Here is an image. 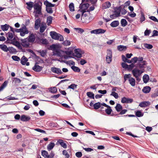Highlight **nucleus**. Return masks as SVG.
Listing matches in <instances>:
<instances>
[{"label":"nucleus","mask_w":158,"mask_h":158,"mask_svg":"<svg viewBox=\"0 0 158 158\" xmlns=\"http://www.w3.org/2000/svg\"><path fill=\"white\" fill-rule=\"evenodd\" d=\"M37 3L34 4V8L36 14L42 15L41 9L42 2L40 0H38Z\"/></svg>","instance_id":"obj_1"},{"label":"nucleus","mask_w":158,"mask_h":158,"mask_svg":"<svg viewBox=\"0 0 158 158\" xmlns=\"http://www.w3.org/2000/svg\"><path fill=\"white\" fill-rule=\"evenodd\" d=\"M50 34L52 39L55 40H59L60 41H63L64 37L62 35L54 31H51Z\"/></svg>","instance_id":"obj_2"},{"label":"nucleus","mask_w":158,"mask_h":158,"mask_svg":"<svg viewBox=\"0 0 158 158\" xmlns=\"http://www.w3.org/2000/svg\"><path fill=\"white\" fill-rule=\"evenodd\" d=\"M129 78V81L130 84L132 86H134L135 85V79L131 77V75L130 74H125L124 76V82H125L127 79Z\"/></svg>","instance_id":"obj_3"},{"label":"nucleus","mask_w":158,"mask_h":158,"mask_svg":"<svg viewBox=\"0 0 158 158\" xmlns=\"http://www.w3.org/2000/svg\"><path fill=\"white\" fill-rule=\"evenodd\" d=\"M107 54L106 57V61L107 63L110 64L112 60V54L111 50L108 49L107 51Z\"/></svg>","instance_id":"obj_4"},{"label":"nucleus","mask_w":158,"mask_h":158,"mask_svg":"<svg viewBox=\"0 0 158 158\" xmlns=\"http://www.w3.org/2000/svg\"><path fill=\"white\" fill-rule=\"evenodd\" d=\"M21 45L23 47L28 48L30 47V42H28V40L27 38L21 40Z\"/></svg>","instance_id":"obj_5"},{"label":"nucleus","mask_w":158,"mask_h":158,"mask_svg":"<svg viewBox=\"0 0 158 158\" xmlns=\"http://www.w3.org/2000/svg\"><path fill=\"white\" fill-rule=\"evenodd\" d=\"M142 70L143 71H141L140 70H138L136 68L132 70V73L134 77H136V76H139L142 73L144 72V69H143Z\"/></svg>","instance_id":"obj_6"},{"label":"nucleus","mask_w":158,"mask_h":158,"mask_svg":"<svg viewBox=\"0 0 158 158\" xmlns=\"http://www.w3.org/2000/svg\"><path fill=\"white\" fill-rule=\"evenodd\" d=\"M39 63L36 62L34 66L32 68V69L36 72H40L42 70L43 67L37 65Z\"/></svg>","instance_id":"obj_7"},{"label":"nucleus","mask_w":158,"mask_h":158,"mask_svg":"<svg viewBox=\"0 0 158 158\" xmlns=\"http://www.w3.org/2000/svg\"><path fill=\"white\" fill-rule=\"evenodd\" d=\"M28 33L29 31L25 25L21 27V29L20 31V35L21 36H23L26 34H27Z\"/></svg>","instance_id":"obj_8"},{"label":"nucleus","mask_w":158,"mask_h":158,"mask_svg":"<svg viewBox=\"0 0 158 158\" xmlns=\"http://www.w3.org/2000/svg\"><path fill=\"white\" fill-rule=\"evenodd\" d=\"M133 100L132 98H130L124 97L122 98L121 102L123 103H131L133 102Z\"/></svg>","instance_id":"obj_9"},{"label":"nucleus","mask_w":158,"mask_h":158,"mask_svg":"<svg viewBox=\"0 0 158 158\" xmlns=\"http://www.w3.org/2000/svg\"><path fill=\"white\" fill-rule=\"evenodd\" d=\"M106 30L101 28L93 30L91 31V33H94L96 34H102L104 33Z\"/></svg>","instance_id":"obj_10"},{"label":"nucleus","mask_w":158,"mask_h":158,"mask_svg":"<svg viewBox=\"0 0 158 158\" xmlns=\"http://www.w3.org/2000/svg\"><path fill=\"white\" fill-rule=\"evenodd\" d=\"M79 50L80 49L79 48L75 49L74 50V52L72 53V55L78 58H81L82 55L79 52Z\"/></svg>","instance_id":"obj_11"},{"label":"nucleus","mask_w":158,"mask_h":158,"mask_svg":"<svg viewBox=\"0 0 158 158\" xmlns=\"http://www.w3.org/2000/svg\"><path fill=\"white\" fill-rule=\"evenodd\" d=\"M27 38L28 40V42L30 43H33L35 40V37L33 33H31Z\"/></svg>","instance_id":"obj_12"},{"label":"nucleus","mask_w":158,"mask_h":158,"mask_svg":"<svg viewBox=\"0 0 158 158\" xmlns=\"http://www.w3.org/2000/svg\"><path fill=\"white\" fill-rule=\"evenodd\" d=\"M51 69L53 73L57 74H61L63 73L61 69L59 68L52 67L51 68Z\"/></svg>","instance_id":"obj_13"},{"label":"nucleus","mask_w":158,"mask_h":158,"mask_svg":"<svg viewBox=\"0 0 158 158\" xmlns=\"http://www.w3.org/2000/svg\"><path fill=\"white\" fill-rule=\"evenodd\" d=\"M11 44L16 46L18 48V49L21 50H23L21 44L19 42L17 41H13L11 42ZM22 51L24 52L23 51Z\"/></svg>","instance_id":"obj_14"},{"label":"nucleus","mask_w":158,"mask_h":158,"mask_svg":"<svg viewBox=\"0 0 158 158\" xmlns=\"http://www.w3.org/2000/svg\"><path fill=\"white\" fill-rule=\"evenodd\" d=\"M151 105V102L149 101H143L140 102L139 106L141 107H145L149 106Z\"/></svg>","instance_id":"obj_15"},{"label":"nucleus","mask_w":158,"mask_h":158,"mask_svg":"<svg viewBox=\"0 0 158 158\" xmlns=\"http://www.w3.org/2000/svg\"><path fill=\"white\" fill-rule=\"evenodd\" d=\"M61 52H64V51L57 49L53 52V55H56L59 57H62L63 55L61 54Z\"/></svg>","instance_id":"obj_16"},{"label":"nucleus","mask_w":158,"mask_h":158,"mask_svg":"<svg viewBox=\"0 0 158 158\" xmlns=\"http://www.w3.org/2000/svg\"><path fill=\"white\" fill-rule=\"evenodd\" d=\"M84 2H82L80 4L79 8L80 9H87L89 6V4L88 3H83Z\"/></svg>","instance_id":"obj_17"},{"label":"nucleus","mask_w":158,"mask_h":158,"mask_svg":"<svg viewBox=\"0 0 158 158\" xmlns=\"http://www.w3.org/2000/svg\"><path fill=\"white\" fill-rule=\"evenodd\" d=\"M31 119V117L29 116H27L25 115H23L21 116L20 120L23 122H27L29 121Z\"/></svg>","instance_id":"obj_18"},{"label":"nucleus","mask_w":158,"mask_h":158,"mask_svg":"<svg viewBox=\"0 0 158 158\" xmlns=\"http://www.w3.org/2000/svg\"><path fill=\"white\" fill-rule=\"evenodd\" d=\"M41 24V20L40 18L36 19L35 21V29H38Z\"/></svg>","instance_id":"obj_19"},{"label":"nucleus","mask_w":158,"mask_h":158,"mask_svg":"<svg viewBox=\"0 0 158 158\" xmlns=\"http://www.w3.org/2000/svg\"><path fill=\"white\" fill-rule=\"evenodd\" d=\"M26 4L27 5V8L29 10H31L33 7H34V4L33 2H27Z\"/></svg>","instance_id":"obj_20"},{"label":"nucleus","mask_w":158,"mask_h":158,"mask_svg":"<svg viewBox=\"0 0 158 158\" xmlns=\"http://www.w3.org/2000/svg\"><path fill=\"white\" fill-rule=\"evenodd\" d=\"M121 12V6H119L116 8V10L114 11L115 17H118L120 16Z\"/></svg>","instance_id":"obj_21"},{"label":"nucleus","mask_w":158,"mask_h":158,"mask_svg":"<svg viewBox=\"0 0 158 158\" xmlns=\"http://www.w3.org/2000/svg\"><path fill=\"white\" fill-rule=\"evenodd\" d=\"M8 48L5 44H0V48L5 52H7L8 51Z\"/></svg>","instance_id":"obj_22"},{"label":"nucleus","mask_w":158,"mask_h":158,"mask_svg":"<svg viewBox=\"0 0 158 158\" xmlns=\"http://www.w3.org/2000/svg\"><path fill=\"white\" fill-rule=\"evenodd\" d=\"M39 40L40 42L43 44H48V42L47 40L46 39H41L39 37H37L36 39V40Z\"/></svg>","instance_id":"obj_23"},{"label":"nucleus","mask_w":158,"mask_h":158,"mask_svg":"<svg viewBox=\"0 0 158 158\" xmlns=\"http://www.w3.org/2000/svg\"><path fill=\"white\" fill-rule=\"evenodd\" d=\"M151 89V88L149 86H146L143 88L142 89L143 92L146 94L149 93Z\"/></svg>","instance_id":"obj_24"},{"label":"nucleus","mask_w":158,"mask_h":158,"mask_svg":"<svg viewBox=\"0 0 158 158\" xmlns=\"http://www.w3.org/2000/svg\"><path fill=\"white\" fill-rule=\"evenodd\" d=\"M44 4L45 5H46V7H54L55 5V4L51 3L47 0L44 2Z\"/></svg>","instance_id":"obj_25"},{"label":"nucleus","mask_w":158,"mask_h":158,"mask_svg":"<svg viewBox=\"0 0 158 158\" xmlns=\"http://www.w3.org/2000/svg\"><path fill=\"white\" fill-rule=\"evenodd\" d=\"M119 22L118 21H114L110 23V25L112 27H116L119 25Z\"/></svg>","instance_id":"obj_26"},{"label":"nucleus","mask_w":158,"mask_h":158,"mask_svg":"<svg viewBox=\"0 0 158 158\" xmlns=\"http://www.w3.org/2000/svg\"><path fill=\"white\" fill-rule=\"evenodd\" d=\"M127 49V47L126 46L120 45L117 46V49L120 51H125Z\"/></svg>","instance_id":"obj_27"},{"label":"nucleus","mask_w":158,"mask_h":158,"mask_svg":"<svg viewBox=\"0 0 158 158\" xmlns=\"http://www.w3.org/2000/svg\"><path fill=\"white\" fill-rule=\"evenodd\" d=\"M58 142L60 145L61 147L64 148H66L67 147V145L66 143L64 142L63 141L62 139H59L58 141Z\"/></svg>","instance_id":"obj_28"},{"label":"nucleus","mask_w":158,"mask_h":158,"mask_svg":"<svg viewBox=\"0 0 158 158\" xmlns=\"http://www.w3.org/2000/svg\"><path fill=\"white\" fill-rule=\"evenodd\" d=\"M143 82L145 83H147L149 80V76L148 74H145L143 77Z\"/></svg>","instance_id":"obj_29"},{"label":"nucleus","mask_w":158,"mask_h":158,"mask_svg":"<svg viewBox=\"0 0 158 158\" xmlns=\"http://www.w3.org/2000/svg\"><path fill=\"white\" fill-rule=\"evenodd\" d=\"M115 109L118 112H119L123 109L122 106L119 103H117L115 107Z\"/></svg>","instance_id":"obj_30"},{"label":"nucleus","mask_w":158,"mask_h":158,"mask_svg":"<svg viewBox=\"0 0 158 158\" xmlns=\"http://www.w3.org/2000/svg\"><path fill=\"white\" fill-rule=\"evenodd\" d=\"M111 6V3L109 2H106L103 4L102 7L103 9H106L110 7Z\"/></svg>","instance_id":"obj_31"},{"label":"nucleus","mask_w":158,"mask_h":158,"mask_svg":"<svg viewBox=\"0 0 158 158\" xmlns=\"http://www.w3.org/2000/svg\"><path fill=\"white\" fill-rule=\"evenodd\" d=\"M28 59L23 56L21 58V63L23 65H25L26 63L28 61Z\"/></svg>","instance_id":"obj_32"},{"label":"nucleus","mask_w":158,"mask_h":158,"mask_svg":"<svg viewBox=\"0 0 158 158\" xmlns=\"http://www.w3.org/2000/svg\"><path fill=\"white\" fill-rule=\"evenodd\" d=\"M10 26L7 24H6L4 25H2L1 26V28L3 31H7Z\"/></svg>","instance_id":"obj_33"},{"label":"nucleus","mask_w":158,"mask_h":158,"mask_svg":"<svg viewBox=\"0 0 158 158\" xmlns=\"http://www.w3.org/2000/svg\"><path fill=\"white\" fill-rule=\"evenodd\" d=\"M147 64V63H144L142 64L139 63L138 64H137L135 65V66L136 67H139V69H142V71H143L142 69H143L145 68L144 65H146Z\"/></svg>","instance_id":"obj_34"},{"label":"nucleus","mask_w":158,"mask_h":158,"mask_svg":"<svg viewBox=\"0 0 158 158\" xmlns=\"http://www.w3.org/2000/svg\"><path fill=\"white\" fill-rule=\"evenodd\" d=\"M107 108L105 109V111L107 114L110 115L112 111V110L111 109V107L109 106Z\"/></svg>","instance_id":"obj_35"},{"label":"nucleus","mask_w":158,"mask_h":158,"mask_svg":"<svg viewBox=\"0 0 158 158\" xmlns=\"http://www.w3.org/2000/svg\"><path fill=\"white\" fill-rule=\"evenodd\" d=\"M57 89L55 87H51L49 89V90L50 92L52 93L55 94L57 92Z\"/></svg>","instance_id":"obj_36"},{"label":"nucleus","mask_w":158,"mask_h":158,"mask_svg":"<svg viewBox=\"0 0 158 158\" xmlns=\"http://www.w3.org/2000/svg\"><path fill=\"white\" fill-rule=\"evenodd\" d=\"M135 115L136 116L140 117L143 116V113L141 112L140 111L138 110L135 112Z\"/></svg>","instance_id":"obj_37"},{"label":"nucleus","mask_w":158,"mask_h":158,"mask_svg":"<svg viewBox=\"0 0 158 158\" xmlns=\"http://www.w3.org/2000/svg\"><path fill=\"white\" fill-rule=\"evenodd\" d=\"M101 102H98L94 104L93 105L94 108L95 110H97L101 107Z\"/></svg>","instance_id":"obj_38"},{"label":"nucleus","mask_w":158,"mask_h":158,"mask_svg":"<svg viewBox=\"0 0 158 158\" xmlns=\"http://www.w3.org/2000/svg\"><path fill=\"white\" fill-rule=\"evenodd\" d=\"M55 144L54 143L51 142L47 146V148L48 151H50L54 147Z\"/></svg>","instance_id":"obj_39"},{"label":"nucleus","mask_w":158,"mask_h":158,"mask_svg":"<svg viewBox=\"0 0 158 158\" xmlns=\"http://www.w3.org/2000/svg\"><path fill=\"white\" fill-rule=\"evenodd\" d=\"M52 16H48L47 19V22L48 26L50 25L52 23Z\"/></svg>","instance_id":"obj_40"},{"label":"nucleus","mask_w":158,"mask_h":158,"mask_svg":"<svg viewBox=\"0 0 158 158\" xmlns=\"http://www.w3.org/2000/svg\"><path fill=\"white\" fill-rule=\"evenodd\" d=\"M8 51L10 53H13L17 52L16 50L13 47H9L8 48Z\"/></svg>","instance_id":"obj_41"},{"label":"nucleus","mask_w":158,"mask_h":158,"mask_svg":"<svg viewBox=\"0 0 158 158\" xmlns=\"http://www.w3.org/2000/svg\"><path fill=\"white\" fill-rule=\"evenodd\" d=\"M58 48V46L57 45L55 44H53L50 46L49 49L50 50H52L53 52H54V51L56 50Z\"/></svg>","instance_id":"obj_42"},{"label":"nucleus","mask_w":158,"mask_h":158,"mask_svg":"<svg viewBox=\"0 0 158 158\" xmlns=\"http://www.w3.org/2000/svg\"><path fill=\"white\" fill-rule=\"evenodd\" d=\"M145 20V17L144 14L143 12H141L140 18V23H142L143 21H144Z\"/></svg>","instance_id":"obj_43"},{"label":"nucleus","mask_w":158,"mask_h":158,"mask_svg":"<svg viewBox=\"0 0 158 158\" xmlns=\"http://www.w3.org/2000/svg\"><path fill=\"white\" fill-rule=\"evenodd\" d=\"M13 81L15 84L18 85L21 82V80L19 78L15 77L14 78Z\"/></svg>","instance_id":"obj_44"},{"label":"nucleus","mask_w":158,"mask_h":158,"mask_svg":"<svg viewBox=\"0 0 158 158\" xmlns=\"http://www.w3.org/2000/svg\"><path fill=\"white\" fill-rule=\"evenodd\" d=\"M121 24L122 27H124L127 25V22L125 19H122L121 21Z\"/></svg>","instance_id":"obj_45"},{"label":"nucleus","mask_w":158,"mask_h":158,"mask_svg":"<svg viewBox=\"0 0 158 158\" xmlns=\"http://www.w3.org/2000/svg\"><path fill=\"white\" fill-rule=\"evenodd\" d=\"M71 68L75 72L79 73L80 72V69L78 67L73 66Z\"/></svg>","instance_id":"obj_46"},{"label":"nucleus","mask_w":158,"mask_h":158,"mask_svg":"<svg viewBox=\"0 0 158 158\" xmlns=\"http://www.w3.org/2000/svg\"><path fill=\"white\" fill-rule=\"evenodd\" d=\"M87 96L91 98L94 99V94L91 92H87L86 93Z\"/></svg>","instance_id":"obj_47"},{"label":"nucleus","mask_w":158,"mask_h":158,"mask_svg":"<svg viewBox=\"0 0 158 158\" xmlns=\"http://www.w3.org/2000/svg\"><path fill=\"white\" fill-rule=\"evenodd\" d=\"M69 7L71 11H73L74 10V4L72 2L69 4Z\"/></svg>","instance_id":"obj_48"},{"label":"nucleus","mask_w":158,"mask_h":158,"mask_svg":"<svg viewBox=\"0 0 158 158\" xmlns=\"http://www.w3.org/2000/svg\"><path fill=\"white\" fill-rule=\"evenodd\" d=\"M62 44L64 46H68L70 45L71 43L70 41L66 40L63 42Z\"/></svg>","instance_id":"obj_49"},{"label":"nucleus","mask_w":158,"mask_h":158,"mask_svg":"<svg viewBox=\"0 0 158 158\" xmlns=\"http://www.w3.org/2000/svg\"><path fill=\"white\" fill-rule=\"evenodd\" d=\"M62 154L64 155L65 156V158H69L70 157V155L68 153L67 151L64 150L63 151Z\"/></svg>","instance_id":"obj_50"},{"label":"nucleus","mask_w":158,"mask_h":158,"mask_svg":"<svg viewBox=\"0 0 158 158\" xmlns=\"http://www.w3.org/2000/svg\"><path fill=\"white\" fill-rule=\"evenodd\" d=\"M144 46L146 48L148 49H151L153 48V46L152 44L147 43L144 44Z\"/></svg>","instance_id":"obj_51"},{"label":"nucleus","mask_w":158,"mask_h":158,"mask_svg":"<svg viewBox=\"0 0 158 158\" xmlns=\"http://www.w3.org/2000/svg\"><path fill=\"white\" fill-rule=\"evenodd\" d=\"M77 85H76L74 84H72L68 86V88L74 90L75 89L77 88Z\"/></svg>","instance_id":"obj_52"},{"label":"nucleus","mask_w":158,"mask_h":158,"mask_svg":"<svg viewBox=\"0 0 158 158\" xmlns=\"http://www.w3.org/2000/svg\"><path fill=\"white\" fill-rule=\"evenodd\" d=\"M135 64L133 63H131V64L128 65L127 69L129 71L131 70L133 68L135 67Z\"/></svg>","instance_id":"obj_53"},{"label":"nucleus","mask_w":158,"mask_h":158,"mask_svg":"<svg viewBox=\"0 0 158 158\" xmlns=\"http://www.w3.org/2000/svg\"><path fill=\"white\" fill-rule=\"evenodd\" d=\"M42 155L46 158L48 155V153L47 151L45 150H42L41 151Z\"/></svg>","instance_id":"obj_54"},{"label":"nucleus","mask_w":158,"mask_h":158,"mask_svg":"<svg viewBox=\"0 0 158 158\" xmlns=\"http://www.w3.org/2000/svg\"><path fill=\"white\" fill-rule=\"evenodd\" d=\"M8 82L7 81H5L4 83L2 84L0 87V88L2 90L4 88H5Z\"/></svg>","instance_id":"obj_55"},{"label":"nucleus","mask_w":158,"mask_h":158,"mask_svg":"<svg viewBox=\"0 0 158 158\" xmlns=\"http://www.w3.org/2000/svg\"><path fill=\"white\" fill-rule=\"evenodd\" d=\"M6 35H8V38L10 39H12L14 36V35H15V34H14V33H12V32H8Z\"/></svg>","instance_id":"obj_56"},{"label":"nucleus","mask_w":158,"mask_h":158,"mask_svg":"<svg viewBox=\"0 0 158 158\" xmlns=\"http://www.w3.org/2000/svg\"><path fill=\"white\" fill-rule=\"evenodd\" d=\"M12 59L15 61H19L20 60V58L16 56H12Z\"/></svg>","instance_id":"obj_57"},{"label":"nucleus","mask_w":158,"mask_h":158,"mask_svg":"<svg viewBox=\"0 0 158 158\" xmlns=\"http://www.w3.org/2000/svg\"><path fill=\"white\" fill-rule=\"evenodd\" d=\"M110 95L114 96L116 99L118 98L119 97L118 94L115 92H112Z\"/></svg>","instance_id":"obj_58"},{"label":"nucleus","mask_w":158,"mask_h":158,"mask_svg":"<svg viewBox=\"0 0 158 158\" xmlns=\"http://www.w3.org/2000/svg\"><path fill=\"white\" fill-rule=\"evenodd\" d=\"M54 153L52 151H51L50 154L48 155L46 158H54Z\"/></svg>","instance_id":"obj_59"},{"label":"nucleus","mask_w":158,"mask_h":158,"mask_svg":"<svg viewBox=\"0 0 158 158\" xmlns=\"http://www.w3.org/2000/svg\"><path fill=\"white\" fill-rule=\"evenodd\" d=\"M39 52L40 53L41 56L42 57H44L46 54V52L45 51L43 50L40 51Z\"/></svg>","instance_id":"obj_60"},{"label":"nucleus","mask_w":158,"mask_h":158,"mask_svg":"<svg viewBox=\"0 0 158 158\" xmlns=\"http://www.w3.org/2000/svg\"><path fill=\"white\" fill-rule=\"evenodd\" d=\"M46 11L49 13L52 14L53 13V11L52 9L50 7H46Z\"/></svg>","instance_id":"obj_61"},{"label":"nucleus","mask_w":158,"mask_h":158,"mask_svg":"<svg viewBox=\"0 0 158 158\" xmlns=\"http://www.w3.org/2000/svg\"><path fill=\"white\" fill-rule=\"evenodd\" d=\"M149 18L155 22H158V19L154 16H151L149 17Z\"/></svg>","instance_id":"obj_62"},{"label":"nucleus","mask_w":158,"mask_h":158,"mask_svg":"<svg viewBox=\"0 0 158 158\" xmlns=\"http://www.w3.org/2000/svg\"><path fill=\"white\" fill-rule=\"evenodd\" d=\"M138 58L137 57H135L131 59V62H133L135 64L138 61Z\"/></svg>","instance_id":"obj_63"},{"label":"nucleus","mask_w":158,"mask_h":158,"mask_svg":"<svg viewBox=\"0 0 158 158\" xmlns=\"http://www.w3.org/2000/svg\"><path fill=\"white\" fill-rule=\"evenodd\" d=\"M46 28V26H42L40 27V31L41 33L45 31Z\"/></svg>","instance_id":"obj_64"}]
</instances>
